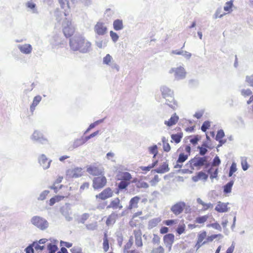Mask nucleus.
Here are the masks:
<instances>
[{"label":"nucleus","instance_id":"1","mask_svg":"<svg viewBox=\"0 0 253 253\" xmlns=\"http://www.w3.org/2000/svg\"><path fill=\"white\" fill-rule=\"evenodd\" d=\"M70 46L74 51H79L82 53L89 52L91 48V43L84 37L78 35L70 40Z\"/></svg>","mask_w":253,"mask_h":253},{"label":"nucleus","instance_id":"2","mask_svg":"<svg viewBox=\"0 0 253 253\" xmlns=\"http://www.w3.org/2000/svg\"><path fill=\"white\" fill-rule=\"evenodd\" d=\"M178 151L181 152L179 155L176 164L178 168H181V166H179V164L183 163L188 159V156L190 155L191 148L189 145H185L180 147ZM176 167L177 168V167Z\"/></svg>","mask_w":253,"mask_h":253},{"label":"nucleus","instance_id":"3","mask_svg":"<svg viewBox=\"0 0 253 253\" xmlns=\"http://www.w3.org/2000/svg\"><path fill=\"white\" fill-rule=\"evenodd\" d=\"M86 171L91 175L99 176L104 173V169L100 164L95 163L86 167Z\"/></svg>","mask_w":253,"mask_h":253},{"label":"nucleus","instance_id":"4","mask_svg":"<svg viewBox=\"0 0 253 253\" xmlns=\"http://www.w3.org/2000/svg\"><path fill=\"white\" fill-rule=\"evenodd\" d=\"M162 95L166 99L167 104L170 107L174 108L177 105V103L173 97V93L168 88H164L162 90Z\"/></svg>","mask_w":253,"mask_h":253},{"label":"nucleus","instance_id":"5","mask_svg":"<svg viewBox=\"0 0 253 253\" xmlns=\"http://www.w3.org/2000/svg\"><path fill=\"white\" fill-rule=\"evenodd\" d=\"M107 180L104 176V173L95 177L92 180V187L94 189H100L105 187Z\"/></svg>","mask_w":253,"mask_h":253},{"label":"nucleus","instance_id":"6","mask_svg":"<svg viewBox=\"0 0 253 253\" xmlns=\"http://www.w3.org/2000/svg\"><path fill=\"white\" fill-rule=\"evenodd\" d=\"M63 32L66 38L71 37L75 33V28L72 26L71 20H67L64 22Z\"/></svg>","mask_w":253,"mask_h":253},{"label":"nucleus","instance_id":"7","mask_svg":"<svg viewBox=\"0 0 253 253\" xmlns=\"http://www.w3.org/2000/svg\"><path fill=\"white\" fill-rule=\"evenodd\" d=\"M32 223L42 230L45 229L48 226L47 222L39 216H34L32 219Z\"/></svg>","mask_w":253,"mask_h":253},{"label":"nucleus","instance_id":"8","mask_svg":"<svg viewBox=\"0 0 253 253\" xmlns=\"http://www.w3.org/2000/svg\"><path fill=\"white\" fill-rule=\"evenodd\" d=\"M207 162V158L204 157H194L189 161V163L194 169V167H202L204 166Z\"/></svg>","mask_w":253,"mask_h":253},{"label":"nucleus","instance_id":"9","mask_svg":"<svg viewBox=\"0 0 253 253\" xmlns=\"http://www.w3.org/2000/svg\"><path fill=\"white\" fill-rule=\"evenodd\" d=\"M113 195V191L110 187L106 188L102 191L100 193L96 195L95 197L97 199L105 200L112 197Z\"/></svg>","mask_w":253,"mask_h":253},{"label":"nucleus","instance_id":"10","mask_svg":"<svg viewBox=\"0 0 253 253\" xmlns=\"http://www.w3.org/2000/svg\"><path fill=\"white\" fill-rule=\"evenodd\" d=\"M186 206V204L184 202H179L173 205L170 210L175 215H177L183 212Z\"/></svg>","mask_w":253,"mask_h":253},{"label":"nucleus","instance_id":"11","mask_svg":"<svg viewBox=\"0 0 253 253\" xmlns=\"http://www.w3.org/2000/svg\"><path fill=\"white\" fill-rule=\"evenodd\" d=\"M170 73L174 74V76L177 80L184 78L186 75L184 69L181 67L172 68Z\"/></svg>","mask_w":253,"mask_h":253},{"label":"nucleus","instance_id":"12","mask_svg":"<svg viewBox=\"0 0 253 253\" xmlns=\"http://www.w3.org/2000/svg\"><path fill=\"white\" fill-rule=\"evenodd\" d=\"M38 162L43 169L50 167L51 160H49L44 154H41L38 158Z\"/></svg>","mask_w":253,"mask_h":253},{"label":"nucleus","instance_id":"13","mask_svg":"<svg viewBox=\"0 0 253 253\" xmlns=\"http://www.w3.org/2000/svg\"><path fill=\"white\" fill-rule=\"evenodd\" d=\"M163 241L166 247H168L169 250H170L174 241V235L172 233L166 234L163 237Z\"/></svg>","mask_w":253,"mask_h":253},{"label":"nucleus","instance_id":"14","mask_svg":"<svg viewBox=\"0 0 253 253\" xmlns=\"http://www.w3.org/2000/svg\"><path fill=\"white\" fill-rule=\"evenodd\" d=\"M123 207L120 199L117 197L111 201L109 205L107 207V209L121 210Z\"/></svg>","mask_w":253,"mask_h":253},{"label":"nucleus","instance_id":"15","mask_svg":"<svg viewBox=\"0 0 253 253\" xmlns=\"http://www.w3.org/2000/svg\"><path fill=\"white\" fill-rule=\"evenodd\" d=\"M94 29L95 32L98 35H104L107 31V27L102 22H97Z\"/></svg>","mask_w":253,"mask_h":253},{"label":"nucleus","instance_id":"16","mask_svg":"<svg viewBox=\"0 0 253 253\" xmlns=\"http://www.w3.org/2000/svg\"><path fill=\"white\" fill-rule=\"evenodd\" d=\"M206 237L207 232L205 231H203L198 234L197 243L195 245V248L197 250H198L202 245L207 243L206 241L203 242V240L206 238Z\"/></svg>","mask_w":253,"mask_h":253},{"label":"nucleus","instance_id":"17","mask_svg":"<svg viewBox=\"0 0 253 253\" xmlns=\"http://www.w3.org/2000/svg\"><path fill=\"white\" fill-rule=\"evenodd\" d=\"M119 217V214L115 211H113L109 214L106 219V224L108 226H110L114 224Z\"/></svg>","mask_w":253,"mask_h":253},{"label":"nucleus","instance_id":"18","mask_svg":"<svg viewBox=\"0 0 253 253\" xmlns=\"http://www.w3.org/2000/svg\"><path fill=\"white\" fill-rule=\"evenodd\" d=\"M140 200V198L136 196L132 198L129 202V205L127 208V210H131L133 209H136L138 207V204Z\"/></svg>","mask_w":253,"mask_h":253},{"label":"nucleus","instance_id":"19","mask_svg":"<svg viewBox=\"0 0 253 253\" xmlns=\"http://www.w3.org/2000/svg\"><path fill=\"white\" fill-rule=\"evenodd\" d=\"M228 203H224L221 202H218L215 208V211L219 212H225L228 211L227 206Z\"/></svg>","mask_w":253,"mask_h":253},{"label":"nucleus","instance_id":"20","mask_svg":"<svg viewBox=\"0 0 253 253\" xmlns=\"http://www.w3.org/2000/svg\"><path fill=\"white\" fill-rule=\"evenodd\" d=\"M71 187H68L66 186H64L61 185L60 186V188H58V194H60L62 196H64L65 194H67V198H68L70 195V191Z\"/></svg>","mask_w":253,"mask_h":253},{"label":"nucleus","instance_id":"21","mask_svg":"<svg viewBox=\"0 0 253 253\" xmlns=\"http://www.w3.org/2000/svg\"><path fill=\"white\" fill-rule=\"evenodd\" d=\"M70 174L73 177H79L83 175L84 171L82 168H75L70 171Z\"/></svg>","mask_w":253,"mask_h":253},{"label":"nucleus","instance_id":"22","mask_svg":"<svg viewBox=\"0 0 253 253\" xmlns=\"http://www.w3.org/2000/svg\"><path fill=\"white\" fill-rule=\"evenodd\" d=\"M66 195H67V194H65L64 196H62L60 194H58L57 195L55 196L50 199L49 203V205L53 206L55 203L63 201L65 199H67Z\"/></svg>","mask_w":253,"mask_h":253},{"label":"nucleus","instance_id":"23","mask_svg":"<svg viewBox=\"0 0 253 253\" xmlns=\"http://www.w3.org/2000/svg\"><path fill=\"white\" fill-rule=\"evenodd\" d=\"M169 170V165L167 162L163 163L158 169L153 170L152 171L159 173H163Z\"/></svg>","mask_w":253,"mask_h":253},{"label":"nucleus","instance_id":"24","mask_svg":"<svg viewBox=\"0 0 253 253\" xmlns=\"http://www.w3.org/2000/svg\"><path fill=\"white\" fill-rule=\"evenodd\" d=\"M208 177V174L203 171H200L198 172L195 176H193L192 179L194 181L196 182L200 180H206Z\"/></svg>","mask_w":253,"mask_h":253},{"label":"nucleus","instance_id":"25","mask_svg":"<svg viewBox=\"0 0 253 253\" xmlns=\"http://www.w3.org/2000/svg\"><path fill=\"white\" fill-rule=\"evenodd\" d=\"M179 120L178 117L174 114L168 121L165 122V124L168 126H171L173 125H175Z\"/></svg>","mask_w":253,"mask_h":253},{"label":"nucleus","instance_id":"26","mask_svg":"<svg viewBox=\"0 0 253 253\" xmlns=\"http://www.w3.org/2000/svg\"><path fill=\"white\" fill-rule=\"evenodd\" d=\"M42 100V97L40 95H37L34 98L33 102L30 106L31 112H33L35 110L36 107Z\"/></svg>","mask_w":253,"mask_h":253},{"label":"nucleus","instance_id":"27","mask_svg":"<svg viewBox=\"0 0 253 253\" xmlns=\"http://www.w3.org/2000/svg\"><path fill=\"white\" fill-rule=\"evenodd\" d=\"M113 28L116 31H120L123 29L124 25L122 20L116 19L113 22Z\"/></svg>","mask_w":253,"mask_h":253},{"label":"nucleus","instance_id":"28","mask_svg":"<svg viewBox=\"0 0 253 253\" xmlns=\"http://www.w3.org/2000/svg\"><path fill=\"white\" fill-rule=\"evenodd\" d=\"M142 214V211H138L133 214L132 217L129 222L130 226L132 227H136L137 226V223H136L134 218H137L138 216Z\"/></svg>","mask_w":253,"mask_h":253},{"label":"nucleus","instance_id":"29","mask_svg":"<svg viewBox=\"0 0 253 253\" xmlns=\"http://www.w3.org/2000/svg\"><path fill=\"white\" fill-rule=\"evenodd\" d=\"M20 51L25 54L30 53L32 49V46L30 44H24L19 46Z\"/></svg>","mask_w":253,"mask_h":253},{"label":"nucleus","instance_id":"30","mask_svg":"<svg viewBox=\"0 0 253 253\" xmlns=\"http://www.w3.org/2000/svg\"><path fill=\"white\" fill-rule=\"evenodd\" d=\"M148 151L150 154L153 155V158L155 159L158 154V147L157 145H153L148 147Z\"/></svg>","mask_w":253,"mask_h":253},{"label":"nucleus","instance_id":"31","mask_svg":"<svg viewBox=\"0 0 253 253\" xmlns=\"http://www.w3.org/2000/svg\"><path fill=\"white\" fill-rule=\"evenodd\" d=\"M63 179L62 176H58L53 183V184L51 186L50 189H53L55 193L58 192V188L56 186V184L61 183Z\"/></svg>","mask_w":253,"mask_h":253},{"label":"nucleus","instance_id":"32","mask_svg":"<svg viewBox=\"0 0 253 253\" xmlns=\"http://www.w3.org/2000/svg\"><path fill=\"white\" fill-rule=\"evenodd\" d=\"M160 221L161 219L159 218H155L150 220L148 223V228L151 229L157 226Z\"/></svg>","mask_w":253,"mask_h":253},{"label":"nucleus","instance_id":"33","mask_svg":"<svg viewBox=\"0 0 253 253\" xmlns=\"http://www.w3.org/2000/svg\"><path fill=\"white\" fill-rule=\"evenodd\" d=\"M183 137L182 132H180L176 134H172L171 135L172 140L176 143H178L180 142Z\"/></svg>","mask_w":253,"mask_h":253},{"label":"nucleus","instance_id":"34","mask_svg":"<svg viewBox=\"0 0 253 253\" xmlns=\"http://www.w3.org/2000/svg\"><path fill=\"white\" fill-rule=\"evenodd\" d=\"M33 138L37 141H41L42 140L46 141V139L44 138L43 135L38 131H34L33 134Z\"/></svg>","mask_w":253,"mask_h":253},{"label":"nucleus","instance_id":"35","mask_svg":"<svg viewBox=\"0 0 253 253\" xmlns=\"http://www.w3.org/2000/svg\"><path fill=\"white\" fill-rule=\"evenodd\" d=\"M197 202L198 204L202 206V209L204 211H206L208 210L210 208H211L212 207V205L211 203H205L204 202H203L200 198H198L197 199Z\"/></svg>","mask_w":253,"mask_h":253},{"label":"nucleus","instance_id":"36","mask_svg":"<svg viewBox=\"0 0 253 253\" xmlns=\"http://www.w3.org/2000/svg\"><path fill=\"white\" fill-rule=\"evenodd\" d=\"M103 249L105 252H107L109 249V241L106 233H105L104 234Z\"/></svg>","mask_w":253,"mask_h":253},{"label":"nucleus","instance_id":"37","mask_svg":"<svg viewBox=\"0 0 253 253\" xmlns=\"http://www.w3.org/2000/svg\"><path fill=\"white\" fill-rule=\"evenodd\" d=\"M121 180H125L130 182L132 178L131 174L128 172H123L120 174Z\"/></svg>","mask_w":253,"mask_h":253},{"label":"nucleus","instance_id":"38","mask_svg":"<svg viewBox=\"0 0 253 253\" xmlns=\"http://www.w3.org/2000/svg\"><path fill=\"white\" fill-rule=\"evenodd\" d=\"M234 181L233 180H231L229 181L228 183H227L225 185H224L223 190L224 192L225 193H230Z\"/></svg>","mask_w":253,"mask_h":253},{"label":"nucleus","instance_id":"39","mask_svg":"<svg viewBox=\"0 0 253 253\" xmlns=\"http://www.w3.org/2000/svg\"><path fill=\"white\" fill-rule=\"evenodd\" d=\"M224 132L223 130L220 129L217 131V134L215 137V139L216 140L218 141L220 143H223L224 142H223L222 140V138H223L224 136Z\"/></svg>","mask_w":253,"mask_h":253},{"label":"nucleus","instance_id":"40","mask_svg":"<svg viewBox=\"0 0 253 253\" xmlns=\"http://www.w3.org/2000/svg\"><path fill=\"white\" fill-rule=\"evenodd\" d=\"M208 218L209 216L208 215L197 217L195 219V222L199 224L204 223Z\"/></svg>","mask_w":253,"mask_h":253},{"label":"nucleus","instance_id":"41","mask_svg":"<svg viewBox=\"0 0 253 253\" xmlns=\"http://www.w3.org/2000/svg\"><path fill=\"white\" fill-rule=\"evenodd\" d=\"M32 244L35 250L37 252H41L45 248L44 245H40L39 243H38L37 242H34Z\"/></svg>","mask_w":253,"mask_h":253},{"label":"nucleus","instance_id":"42","mask_svg":"<svg viewBox=\"0 0 253 253\" xmlns=\"http://www.w3.org/2000/svg\"><path fill=\"white\" fill-rule=\"evenodd\" d=\"M163 148L165 152H169L171 149V147L169 143L166 140L165 138L164 137L162 139Z\"/></svg>","mask_w":253,"mask_h":253},{"label":"nucleus","instance_id":"43","mask_svg":"<svg viewBox=\"0 0 253 253\" xmlns=\"http://www.w3.org/2000/svg\"><path fill=\"white\" fill-rule=\"evenodd\" d=\"M208 172L210 174L211 178L213 179L216 178L217 176L218 169H214L211 168L209 169Z\"/></svg>","mask_w":253,"mask_h":253},{"label":"nucleus","instance_id":"44","mask_svg":"<svg viewBox=\"0 0 253 253\" xmlns=\"http://www.w3.org/2000/svg\"><path fill=\"white\" fill-rule=\"evenodd\" d=\"M129 184L130 182L129 181L121 180L118 187L119 189L123 190L126 189Z\"/></svg>","mask_w":253,"mask_h":253},{"label":"nucleus","instance_id":"45","mask_svg":"<svg viewBox=\"0 0 253 253\" xmlns=\"http://www.w3.org/2000/svg\"><path fill=\"white\" fill-rule=\"evenodd\" d=\"M158 163V161L155 160L151 165H150L147 167H140V169L143 171H149L151 169L153 168L156 165H157Z\"/></svg>","mask_w":253,"mask_h":253},{"label":"nucleus","instance_id":"46","mask_svg":"<svg viewBox=\"0 0 253 253\" xmlns=\"http://www.w3.org/2000/svg\"><path fill=\"white\" fill-rule=\"evenodd\" d=\"M233 6V1L230 0L225 3L224 7V10L228 12H230L232 11V7Z\"/></svg>","mask_w":253,"mask_h":253},{"label":"nucleus","instance_id":"47","mask_svg":"<svg viewBox=\"0 0 253 253\" xmlns=\"http://www.w3.org/2000/svg\"><path fill=\"white\" fill-rule=\"evenodd\" d=\"M47 249L49 253H55L58 248L56 245L52 244H49L47 246Z\"/></svg>","mask_w":253,"mask_h":253},{"label":"nucleus","instance_id":"48","mask_svg":"<svg viewBox=\"0 0 253 253\" xmlns=\"http://www.w3.org/2000/svg\"><path fill=\"white\" fill-rule=\"evenodd\" d=\"M210 126L211 122L209 121H205L204 122L201 126V130L204 132H206L207 130L210 128Z\"/></svg>","mask_w":253,"mask_h":253},{"label":"nucleus","instance_id":"49","mask_svg":"<svg viewBox=\"0 0 253 253\" xmlns=\"http://www.w3.org/2000/svg\"><path fill=\"white\" fill-rule=\"evenodd\" d=\"M253 94L252 90L250 89H244L241 90V94L245 97H247Z\"/></svg>","mask_w":253,"mask_h":253},{"label":"nucleus","instance_id":"50","mask_svg":"<svg viewBox=\"0 0 253 253\" xmlns=\"http://www.w3.org/2000/svg\"><path fill=\"white\" fill-rule=\"evenodd\" d=\"M164 223L167 226H172L177 223V219H169L164 221Z\"/></svg>","mask_w":253,"mask_h":253},{"label":"nucleus","instance_id":"51","mask_svg":"<svg viewBox=\"0 0 253 253\" xmlns=\"http://www.w3.org/2000/svg\"><path fill=\"white\" fill-rule=\"evenodd\" d=\"M207 147L208 145L205 143L203 144L201 147H199L200 150V154L201 155H204L207 152Z\"/></svg>","mask_w":253,"mask_h":253},{"label":"nucleus","instance_id":"52","mask_svg":"<svg viewBox=\"0 0 253 253\" xmlns=\"http://www.w3.org/2000/svg\"><path fill=\"white\" fill-rule=\"evenodd\" d=\"M136 187L139 188H146L148 187V184L145 182L138 181L136 183Z\"/></svg>","mask_w":253,"mask_h":253},{"label":"nucleus","instance_id":"53","mask_svg":"<svg viewBox=\"0 0 253 253\" xmlns=\"http://www.w3.org/2000/svg\"><path fill=\"white\" fill-rule=\"evenodd\" d=\"M241 165L244 170H246L249 168V165L246 158H244L241 159Z\"/></svg>","mask_w":253,"mask_h":253},{"label":"nucleus","instance_id":"54","mask_svg":"<svg viewBox=\"0 0 253 253\" xmlns=\"http://www.w3.org/2000/svg\"><path fill=\"white\" fill-rule=\"evenodd\" d=\"M237 170L236 164L235 163H233L230 167V170L229 172V176L231 177L233 174Z\"/></svg>","mask_w":253,"mask_h":253},{"label":"nucleus","instance_id":"55","mask_svg":"<svg viewBox=\"0 0 253 253\" xmlns=\"http://www.w3.org/2000/svg\"><path fill=\"white\" fill-rule=\"evenodd\" d=\"M185 225L184 224H182L181 225H179L177 228L176 229V232L179 234L180 235L182 233H183L185 232Z\"/></svg>","mask_w":253,"mask_h":253},{"label":"nucleus","instance_id":"56","mask_svg":"<svg viewBox=\"0 0 253 253\" xmlns=\"http://www.w3.org/2000/svg\"><path fill=\"white\" fill-rule=\"evenodd\" d=\"M59 2L62 8H70L69 4V0H59Z\"/></svg>","mask_w":253,"mask_h":253},{"label":"nucleus","instance_id":"57","mask_svg":"<svg viewBox=\"0 0 253 253\" xmlns=\"http://www.w3.org/2000/svg\"><path fill=\"white\" fill-rule=\"evenodd\" d=\"M164 249L161 246L154 248L152 251V253H164Z\"/></svg>","mask_w":253,"mask_h":253},{"label":"nucleus","instance_id":"58","mask_svg":"<svg viewBox=\"0 0 253 253\" xmlns=\"http://www.w3.org/2000/svg\"><path fill=\"white\" fill-rule=\"evenodd\" d=\"M110 35L114 42H116L118 40L119 36L116 33L113 32V31H111L110 32Z\"/></svg>","mask_w":253,"mask_h":253},{"label":"nucleus","instance_id":"59","mask_svg":"<svg viewBox=\"0 0 253 253\" xmlns=\"http://www.w3.org/2000/svg\"><path fill=\"white\" fill-rule=\"evenodd\" d=\"M207 227H211L215 229H217L218 230L221 231V227L219 223L215 222L211 224H210L207 225Z\"/></svg>","mask_w":253,"mask_h":253},{"label":"nucleus","instance_id":"60","mask_svg":"<svg viewBox=\"0 0 253 253\" xmlns=\"http://www.w3.org/2000/svg\"><path fill=\"white\" fill-rule=\"evenodd\" d=\"M220 163L221 162L219 157L216 156L213 159L211 165L212 167L218 166L220 164Z\"/></svg>","mask_w":253,"mask_h":253},{"label":"nucleus","instance_id":"61","mask_svg":"<svg viewBox=\"0 0 253 253\" xmlns=\"http://www.w3.org/2000/svg\"><path fill=\"white\" fill-rule=\"evenodd\" d=\"M218 236H221V234H213L210 236H208L206 238V242H207V243L211 242L214 239L217 238Z\"/></svg>","mask_w":253,"mask_h":253},{"label":"nucleus","instance_id":"62","mask_svg":"<svg viewBox=\"0 0 253 253\" xmlns=\"http://www.w3.org/2000/svg\"><path fill=\"white\" fill-rule=\"evenodd\" d=\"M112 58L111 56L108 54L103 58V62L106 64H109L112 60Z\"/></svg>","mask_w":253,"mask_h":253},{"label":"nucleus","instance_id":"63","mask_svg":"<svg viewBox=\"0 0 253 253\" xmlns=\"http://www.w3.org/2000/svg\"><path fill=\"white\" fill-rule=\"evenodd\" d=\"M246 81L251 86L253 87V75L247 76L246 78Z\"/></svg>","mask_w":253,"mask_h":253},{"label":"nucleus","instance_id":"64","mask_svg":"<svg viewBox=\"0 0 253 253\" xmlns=\"http://www.w3.org/2000/svg\"><path fill=\"white\" fill-rule=\"evenodd\" d=\"M34 248L32 244L30 245L25 249L26 253H34Z\"/></svg>","mask_w":253,"mask_h":253}]
</instances>
